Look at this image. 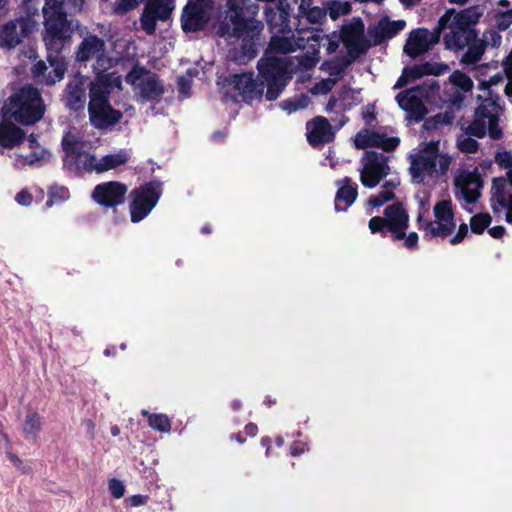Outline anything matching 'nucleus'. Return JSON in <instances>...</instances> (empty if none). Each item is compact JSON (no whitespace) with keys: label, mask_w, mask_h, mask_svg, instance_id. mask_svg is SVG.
Here are the masks:
<instances>
[{"label":"nucleus","mask_w":512,"mask_h":512,"mask_svg":"<svg viewBox=\"0 0 512 512\" xmlns=\"http://www.w3.org/2000/svg\"><path fill=\"white\" fill-rule=\"evenodd\" d=\"M229 8L217 34L227 40L229 60L244 64L257 55L263 23L256 19L260 7L251 0H227Z\"/></svg>","instance_id":"1"},{"label":"nucleus","mask_w":512,"mask_h":512,"mask_svg":"<svg viewBox=\"0 0 512 512\" xmlns=\"http://www.w3.org/2000/svg\"><path fill=\"white\" fill-rule=\"evenodd\" d=\"M482 15L483 9L480 6H472L458 12L449 9L438 21L437 33L439 36L443 31L448 30L443 36L445 48L454 52L466 49L461 58L463 64L475 65L483 56V48L478 41L477 31L472 28Z\"/></svg>","instance_id":"2"},{"label":"nucleus","mask_w":512,"mask_h":512,"mask_svg":"<svg viewBox=\"0 0 512 512\" xmlns=\"http://www.w3.org/2000/svg\"><path fill=\"white\" fill-rule=\"evenodd\" d=\"M114 88L121 89L120 78L114 73L96 76L90 83L88 110L90 121L97 128L113 125L121 118V113L108 103V95Z\"/></svg>","instance_id":"3"},{"label":"nucleus","mask_w":512,"mask_h":512,"mask_svg":"<svg viewBox=\"0 0 512 512\" xmlns=\"http://www.w3.org/2000/svg\"><path fill=\"white\" fill-rule=\"evenodd\" d=\"M44 111L45 106L39 91L30 85L14 92L0 108L3 118H13L24 125L39 121Z\"/></svg>","instance_id":"4"},{"label":"nucleus","mask_w":512,"mask_h":512,"mask_svg":"<svg viewBox=\"0 0 512 512\" xmlns=\"http://www.w3.org/2000/svg\"><path fill=\"white\" fill-rule=\"evenodd\" d=\"M451 161L450 156L439 152L438 143L431 142L417 155L411 157L409 171L413 181L421 183L426 176L438 178L445 175Z\"/></svg>","instance_id":"5"},{"label":"nucleus","mask_w":512,"mask_h":512,"mask_svg":"<svg viewBox=\"0 0 512 512\" xmlns=\"http://www.w3.org/2000/svg\"><path fill=\"white\" fill-rule=\"evenodd\" d=\"M502 113L503 108L499 103V97L489 96L482 99L475 110L473 121L467 126L465 132L472 136L483 138V120L487 119V123L490 124V138L494 140L501 139L503 132L498 122Z\"/></svg>","instance_id":"6"},{"label":"nucleus","mask_w":512,"mask_h":512,"mask_svg":"<svg viewBox=\"0 0 512 512\" xmlns=\"http://www.w3.org/2000/svg\"><path fill=\"white\" fill-rule=\"evenodd\" d=\"M80 42L75 58L78 62L95 60L93 70L97 76L106 75L104 72L113 66V60L106 54V42L103 38L89 32L86 28L81 31Z\"/></svg>","instance_id":"7"},{"label":"nucleus","mask_w":512,"mask_h":512,"mask_svg":"<svg viewBox=\"0 0 512 512\" xmlns=\"http://www.w3.org/2000/svg\"><path fill=\"white\" fill-rule=\"evenodd\" d=\"M259 74L267 83L266 99L274 101L286 85L287 67L283 59L263 57L258 61Z\"/></svg>","instance_id":"8"},{"label":"nucleus","mask_w":512,"mask_h":512,"mask_svg":"<svg viewBox=\"0 0 512 512\" xmlns=\"http://www.w3.org/2000/svg\"><path fill=\"white\" fill-rule=\"evenodd\" d=\"M426 88H429L430 93L433 95L439 91L440 85L437 81L431 80L429 83H424L415 89L400 92L396 96L399 106L407 112L409 119L420 121L427 114V108L421 99L422 96H429Z\"/></svg>","instance_id":"9"},{"label":"nucleus","mask_w":512,"mask_h":512,"mask_svg":"<svg viewBox=\"0 0 512 512\" xmlns=\"http://www.w3.org/2000/svg\"><path fill=\"white\" fill-rule=\"evenodd\" d=\"M45 17L44 43L48 52L59 54L72 35L66 13Z\"/></svg>","instance_id":"10"},{"label":"nucleus","mask_w":512,"mask_h":512,"mask_svg":"<svg viewBox=\"0 0 512 512\" xmlns=\"http://www.w3.org/2000/svg\"><path fill=\"white\" fill-rule=\"evenodd\" d=\"M388 157L375 151H366L362 160L360 170L361 183L368 188L377 186L389 172Z\"/></svg>","instance_id":"11"},{"label":"nucleus","mask_w":512,"mask_h":512,"mask_svg":"<svg viewBox=\"0 0 512 512\" xmlns=\"http://www.w3.org/2000/svg\"><path fill=\"white\" fill-rule=\"evenodd\" d=\"M137 95L144 100H156L164 93V87L154 73L141 67H135L126 76Z\"/></svg>","instance_id":"12"},{"label":"nucleus","mask_w":512,"mask_h":512,"mask_svg":"<svg viewBox=\"0 0 512 512\" xmlns=\"http://www.w3.org/2000/svg\"><path fill=\"white\" fill-rule=\"evenodd\" d=\"M133 198L130 204V213L132 222H139L144 219L160 197V187L156 183L146 184L132 191Z\"/></svg>","instance_id":"13"},{"label":"nucleus","mask_w":512,"mask_h":512,"mask_svg":"<svg viewBox=\"0 0 512 512\" xmlns=\"http://www.w3.org/2000/svg\"><path fill=\"white\" fill-rule=\"evenodd\" d=\"M36 28V22L30 18H17L0 28V46L12 49L19 45Z\"/></svg>","instance_id":"14"},{"label":"nucleus","mask_w":512,"mask_h":512,"mask_svg":"<svg viewBox=\"0 0 512 512\" xmlns=\"http://www.w3.org/2000/svg\"><path fill=\"white\" fill-rule=\"evenodd\" d=\"M62 146L66 153L65 162L68 166L75 165L77 169L88 171L94 162V156L86 152L87 144L78 136L69 132L63 140Z\"/></svg>","instance_id":"15"},{"label":"nucleus","mask_w":512,"mask_h":512,"mask_svg":"<svg viewBox=\"0 0 512 512\" xmlns=\"http://www.w3.org/2000/svg\"><path fill=\"white\" fill-rule=\"evenodd\" d=\"M453 184L457 197L463 198L467 203H475L481 195L480 189L483 187V180L476 168L473 171L458 170L455 173Z\"/></svg>","instance_id":"16"},{"label":"nucleus","mask_w":512,"mask_h":512,"mask_svg":"<svg viewBox=\"0 0 512 512\" xmlns=\"http://www.w3.org/2000/svg\"><path fill=\"white\" fill-rule=\"evenodd\" d=\"M47 61L49 67L42 60L38 61L31 69L33 77L42 84L53 85L63 79L66 66L59 54L48 52Z\"/></svg>","instance_id":"17"},{"label":"nucleus","mask_w":512,"mask_h":512,"mask_svg":"<svg viewBox=\"0 0 512 512\" xmlns=\"http://www.w3.org/2000/svg\"><path fill=\"white\" fill-rule=\"evenodd\" d=\"M492 206L494 212L506 209V221L512 223V170L506 177L493 179Z\"/></svg>","instance_id":"18"},{"label":"nucleus","mask_w":512,"mask_h":512,"mask_svg":"<svg viewBox=\"0 0 512 512\" xmlns=\"http://www.w3.org/2000/svg\"><path fill=\"white\" fill-rule=\"evenodd\" d=\"M438 42L437 26L433 31H429L426 28H418L410 32L403 51L406 55L415 59L428 52Z\"/></svg>","instance_id":"19"},{"label":"nucleus","mask_w":512,"mask_h":512,"mask_svg":"<svg viewBox=\"0 0 512 512\" xmlns=\"http://www.w3.org/2000/svg\"><path fill=\"white\" fill-rule=\"evenodd\" d=\"M341 39L352 57L359 56L371 46L370 41L364 38V24L360 19L353 20L343 27Z\"/></svg>","instance_id":"20"},{"label":"nucleus","mask_w":512,"mask_h":512,"mask_svg":"<svg viewBox=\"0 0 512 512\" xmlns=\"http://www.w3.org/2000/svg\"><path fill=\"white\" fill-rule=\"evenodd\" d=\"M174 9V0H149L141 16V26L148 34L156 28V20H166Z\"/></svg>","instance_id":"21"},{"label":"nucleus","mask_w":512,"mask_h":512,"mask_svg":"<svg viewBox=\"0 0 512 512\" xmlns=\"http://www.w3.org/2000/svg\"><path fill=\"white\" fill-rule=\"evenodd\" d=\"M211 0H197L190 2L182 15V27L185 31H197L202 28L209 17Z\"/></svg>","instance_id":"22"},{"label":"nucleus","mask_w":512,"mask_h":512,"mask_svg":"<svg viewBox=\"0 0 512 512\" xmlns=\"http://www.w3.org/2000/svg\"><path fill=\"white\" fill-rule=\"evenodd\" d=\"M127 187L120 182H107L97 185L92 193L96 203L106 208L122 204Z\"/></svg>","instance_id":"23"},{"label":"nucleus","mask_w":512,"mask_h":512,"mask_svg":"<svg viewBox=\"0 0 512 512\" xmlns=\"http://www.w3.org/2000/svg\"><path fill=\"white\" fill-rule=\"evenodd\" d=\"M399 143L400 139L398 137H386L385 134L371 130L358 132L354 139V144L358 149L379 147L386 152L395 150Z\"/></svg>","instance_id":"24"},{"label":"nucleus","mask_w":512,"mask_h":512,"mask_svg":"<svg viewBox=\"0 0 512 512\" xmlns=\"http://www.w3.org/2000/svg\"><path fill=\"white\" fill-rule=\"evenodd\" d=\"M406 25L404 20L392 21L387 17L380 19L368 29V37L371 45L377 46L394 37Z\"/></svg>","instance_id":"25"},{"label":"nucleus","mask_w":512,"mask_h":512,"mask_svg":"<svg viewBox=\"0 0 512 512\" xmlns=\"http://www.w3.org/2000/svg\"><path fill=\"white\" fill-rule=\"evenodd\" d=\"M384 214L387 226L395 238L397 240L404 239L409 218L402 205L399 203L390 205L386 207Z\"/></svg>","instance_id":"26"},{"label":"nucleus","mask_w":512,"mask_h":512,"mask_svg":"<svg viewBox=\"0 0 512 512\" xmlns=\"http://www.w3.org/2000/svg\"><path fill=\"white\" fill-rule=\"evenodd\" d=\"M307 138L312 146H319L332 141L334 133L329 121L324 117H316L307 125Z\"/></svg>","instance_id":"27"},{"label":"nucleus","mask_w":512,"mask_h":512,"mask_svg":"<svg viewBox=\"0 0 512 512\" xmlns=\"http://www.w3.org/2000/svg\"><path fill=\"white\" fill-rule=\"evenodd\" d=\"M305 48V39L302 37L295 38L285 36H272L265 57H271L269 54H287L296 51L297 49Z\"/></svg>","instance_id":"28"},{"label":"nucleus","mask_w":512,"mask_h":512,"mask_svg":"<svg viewBox=\"0 0 512 512\" xmlns=\"http://www.w3.org/2000/svg\"><path fill=\"white\" fill-rule=\"evenodd\" d=\"M264 15L268 28L272 32L280 34H289L291 32L289 14L283 8L277 7V9H275L271 6H266L264 8Z\"/></svg>","instance_id":"29"},{"label":"nucleus","mask_w":512,"mask_h":512,"mask_svg":"<svg viewBox=\"0 0 512 512\" xmlns=\"http://www.w3.org/2000/svg\"><path fill=\"white\" fill-rule=\"evenodd\" d=\"M230 84L235 90L243 96L244 100H253L261 97L263 90L257 89V84L252 77V74L244 73L241 75H234Z\"/></svg>","instance_id":"30"},{"label":"nucleus","mask_w":512,"mask_h":512,"mask_svg":"<svg viewBox=\"0 0 512 512\" xmlns=\"http://www.w3.org/2000/svg\"><path fill=\"white\" fill-rule=\"evenodd\" d=\"M11 118H4L0 123V145L5 148H12L22 142L24 132L14 123L9 121Z\"/></svg>","instance_id":"31"},{"label":"nucleus","mask_w":512,"mask_h":512,"mask_svg":"<svg viewBox=\"0 0 512 512\" xmlns=\"http://www.w3.org/2000/svg\"><path fill=\"white\" fill-rule=\"evenodd\" d=\"M449 70V66L441 63L427 62L421 66H414L412 68H405L403 73L410 80L422 77L423 75H441Z\"/></svg>","instance_id":"32"},{"label":"nucleus","mask_w":512,"mask_h":512,"mask_svg":"<svg viewBox=\"0 0 512 512\" xmlns=\"http://www.w3.org/2000/svg\"><path fill=\"white\" fill-rule=\"evenodd\" d=\"M43 420L36 410H29L25 415L23 423V435L25 439L36 441L42 430Z\"/></svg>","instance_id":"33"},{"label":"nucleus","mask_w":512,"mask_h":512,"mask_svg":"<svg viewBox=\"0 0 512 512\" xmlns=\"http://www.w3.org/2000/svg\"><path fill=\"white\" fill-rule=\"evenodd\" d=\"M66 100L67 105L73 110H79L84 107L86 93L80 79H75L68 84Z\"/></svg>","instance_id":"34"},{"label":"nucleus","mask_w":512,"mask_h":512,"mask_svg":"<svg viewBox=\"0 0 512 512\" xmlns=\"http://www.w3.org/2000/svg\"><path fill=\"white\" fill-rule=\"evenodd\" d=\"M128 160V156L125 153H117L106 155L102 157L100 160H97L94 157V162L92 164L91 169L88 171H96L98 173L117 168L120 165H123Z\"/></svg>","instance_id":"35"},{"label":"nucleus","mask_w":512,"mask_h":512,"mask_svg":"<svg viewBox=\"0 0 512 512\" xmlns=\"http://www.w3.org/2000/svg\"><path fill=\"white\" fill-rule=\"evenodd\" d=\"M435 221L447 224L451 227H456L454 222V213L452 203L449 200H442L434 206Z\"/></svg>","instance_id":"36"},{"label":"nucleus","mask_w":512,"mask_h":512,"mask_svg":"<svg viewBox=\"0 0 512 512\" xmlns=\"http://www.w3.org/2000/svg\"><path fill=\"white\" fill-rule=\"evenodd\" d=\"M29 142L30 148L32 149L31 153L27 155H19L18 161H20L23 165H33L39 161L45 160L48 156V153L38 146L33 135L30 136Z\"/></svg>","instance_id":"37"},{"label":"nucleus","mask_w":512,"mask_h":512,"mask_svg":"<svg viewBox=\"0 0 512 512\" xmlns=\"http://www.w3.org/2000/svg\"><path fill=\"white\" fill-rule=\"evenodd\" d=\"M454 114L450 111L438 113L430 118H427L423 123V128L427 131L436 130L444 125L452 124Z\"/></svg>","instance_id":"38"},{"label":"nucleus","mask_w":512,"mask_h":512,"mask_svg":"<svg viewBox=\"0 0 512 512\" xmlns=\"http://www.w3.org/2000/svg\"><path fill=\"white\" fill-rule=\"evenodd\" d=\"M449 80L454 87L461 89L462 92H469L473 88V81L463 72L454 71L450 75Z\"/></svg>","instance_id":"39"},{"label":"nucleus","mask_w":512,"mask_h":512,"mask_svg":"<svg viewBox=\"0 0 512 512\" xmlns=\"http://www.w3.org/2000/svg\"><path fill=\"white\" fill-rule=\"evenodd\" d=\"M395 187V184L392 182H386L383 185V190L377 196H372L369 199V205L373 207H379L383 205L385 202L394 198V193L392 189Z\"/></svg>","instance_id":"40"},{"label":"nucleus","mask_w":512,"mask_h":512,"mask_svg":"<svg viewBox=\"0 0 512 512\" xmlns=\"http://www.w3.org/2000/svg\"><path fill=\"white\" fill-rule=\"evenodd\" d=\"M492 17L494 27L498 31H506L512 25V9L506 11L495 10Z\"/></svg>","instance_id":"41"},{"label":"nucleus","mask_w":512,"mask_h":512,"mask_svg":"<svg viewBox=\"0 0 512 512\" xmlns=\"http://www.w3.org/2000/svg\"><path fill=\"white\" fill-rule=\"evenodd\" d=\"M455 228L437 221H430L425 226V231L433 237L444 238L450 235Z\"/></svg>","instance_id":"42"},{"label":"nucleus","mask_w":512,"mask_h":512,"mask_svg":"<svg viewBox=\"0 0 512 512\" xmlns=\"http://www.w3.org/2000/svg\"><path fill=\"white\" fill-rule=\"evenodd\" d=\"M350 181L349 178H345L343 186L336 195L337 200H343L347 205L352 204L357 197V190L350 185Z\"/></svg>","instance_id":"43"},{"label":"nucleus","mask_w":512,"mask_h":512,"mask_svg":"<svg viewBox=\"0 0 512 512\" xmlns=\"http://www.w3.org/2000/svg\"><path fill=\"white\" fill-rule=\"evenodd\" d=\"M478 41L482 44L483 53L487 46L491 47H499L502 43V36L499 34V31L494 29H489L483 33V37Z\"/></svg>","instance_id":"44"},{"label":"nucleus","mask_w":512,"mask_h":512,"mask_svg":"<svg viewBox=\"0 0 512 512\" xmlns=\"http://www.w3.org/2000/svg\"><path fill=\"white\" fill-rule=\"evenodd\" d=\"M470 134L465 133L457 137L456 146L464 153H475L479 148V143L470 137Z\"/></svg>","instance_id":"45"},{"label":"nucleus","mask_w":512,"mask_h":512,"mask_svg":"<svg viewBox=\"0 0 512 512\" xmlns=\"http://www.w3.org/2000/svg\"><path fill=\"white\" fill-rule=\"evenodd\" d=\"M491 217L487 213H480L473 216L470 220L471 230L474 233H482L490 224Z\"/></svg>","instance_id":"46"},{"label":"nucleus","mask_w":512,"mask_h":512,"mask_svg":"<svg viewBox=\"0 0 512 512\" xmlns=\"http://www.w3.org/2000/svg\"><path fill=\"white\" fill-rule=\"evenodd\" d=\"M143 0H118L115 2L113 11L116 14L124 15L139 6Z\"/></svg>","instance_id":"47"},{"label":"nucleus","mask_w":512,"mask_h":512,"mask_svg":"<svg viewBox=\"0 0 512 512\" xmlns=\"http://www.w3.org/2000/svg\"><path fill=\"white\" fill-rule=\"evenodd\" d=\"M327 12L324 8L314 6L302 18H306L311 24H321L326 19Z\"/></svg>","instance_id":"48"},{"label":"nucleus","mask_w":512,"mask_h":512,"mask_svg":"<svg viewBox=\"0 0 512 512\" xmlns=\"http://www.w3.org/2000/svg\"><path fill=\"white\" fill-rule=\"evenodd\" d=\"M149 425L161 432H167L170 429L168 417L165 415H149Z\"/></svg>","instance_id":"49"},{"label":"nucleus","mask_w":512,"mask_h":512,"mask_svg":"<svg viewBox=\"0 0 512 512\" xmlns=\"http://www.w3.org/2000/svg\"><path fill=\"white\" fill-rule=\"evenodd\" d=\"M63 4L64 0H46L43 7L44 16L64 14Z\"/></svg>","instance_id":"50"},{"label":"nucleus","mask_w":512,"mask_h":512,"mask_svg":"<svg viewBox=\"0 0 512 512\" xmlns=\"http://www.w3.org/2000/svg\"><path fill=\"white\" fill-rule=\"evenodd\" d=\"M108 487L111 494L117 499L121 498L125 493L124 484L118 479H110L108 482Z\"/></svg>","instance_id":"51"},{"label":"nucleus","mask_w":512,"mask_h":512,"mask_svg":"<svg viewBox=\"0 0 512 512\" xmlns=\"http://www.w3.org/2000/svg\"><path fill=\"white\" fill-rule=\"evenodd\" d=\"M350 5L349 3H333L330 7V16L332 19H337L340 15H344L349 13Z\"/></svg>","instance_id":"52"},{"label":"nucleus","mask_w":512,"mask_h":512,"mask_svg":"<svg viewBox=\"0 0 512 512\" xmlns=\"http://www.w3.org/2000/svg\"><path fill=\"white\" fill-rule=\"evenodd\" d=\"M336 81L337 80L335 78L324 79L315 85L314 90L316 93L325 94V93L329 92L335 86Z\"/></svg>","instance_id":"53"},{"label":"nucleus","mask_w":512,"mask_h":512,"mask_svg":"<svg viewBox=\"0 0 512 512\" xmlns=\"http://www.w3.org/2000/svg\"><path fill=\"white\" fill-rule=\"evenodd\" d=\"M495 161L501 167H504L506 169L512 168V154L510 152L504 151L497 153V155L495 156Z\"/></svg>","instance_id":"54"},{"label":"nucleus","mask_w":512,"mask_h":512,"mask_svg":"<svg viewBox=\"0 0 512 512\" xmlns=\"http://www.w3.org/2000/svg\"><path fill=\"white\" fill-rule=\"evenodd\" d=\"M191 82V79L186 76L178 78V90L185 97L190 96Z\"/></svg>","instance_id":"55"},{"label":"nucleus","mask_w":512,"mask_h":512,"mask_svg":"<svg viewBox=\"0 0 512 512\" xmlns=\"http://www.w3.org/2000/svg\"><path fill=\"white\" fill-rule=\"evenodd\" d=\"M316 55H317V52L314 51L312 55H305V56L301 57L300 65L306 69H311L318 62V58L316 57Z\"/></svg>","instance_id":"56"},{"label":"nucleus","mask_w":512,"mask_h":512,"mask_svg":"<svg viewBox=\"0 0 512 512\" xmlns=\"http://www.w3.org/2000/svg\"><path fill=\"white\" fill-rule=\"evenodd\" d=\"M386 225H387V222H386L385 218H381V217H373L369 221V228L373 233L381 231L382 228L385 227Z\"/></svg>","instance_id":"57"},{"label":"nucleus","mask_w":512,"mask_h":512,"mask_svg":"<svg viewBox=\"0 0 512 512\" xmlns=\"http://www.w3.org/2000/svg\"><path fill=\"white\" fill-rule=\"evenodd\" d=\"M298 2V0H295ZM313 0H299L298 5V17H303L308 11H310L313 8Z\"/></svg>","instance_id":"58"},{"label":"nucleus","mask_w":512,"mask_h":512,"mask_svg":"<svg viewBox=\"0 0 512 512\" xmlns=\"http://www.w3.org/2000/svg\"><path fill=\"white\" fill-rule=\"evenodd\" d=\"M463 93L464 92L453 91L447 95V101L450 102L453 106L460 107L464 100Z\"/></svg>","instance_id":"59"},{"label":"nucleus","mask_w":512,"mask_h":512,"mask_svg":"<svg viewBox=\"0 0 512 512\" xmlns=\"http://www.w3.org/2000/svg\"><path fill=\"white\" fill-rule=\"evenodd\" d=\"M468 233V226L467 224L463 223L459 226L457 234L451 239V244H458L460 243L465 236Z\"/></svg>","instance_id":"60"},{"label":"nucleus","mask_w":512,"mask_h":512,"mask_svg":"<svg viewBox=\"0 0 512 512\" xmlns=\"http://www.w3.org/2000/svg\"><path fill=\"white\" fill-rule=\"evenodd\" d=\"M7 457L15 468L22 472L27 471L26 467L23 464V461L16 454L12 452H7Z\"/></svg>","instance_id":"61"},{"label":"nucleus","mask_w":512,"mask_h":512,"mask_svg":"<svg viewBox=\"0 0 512 512\" xmlns=\"http://www.w3.org/2000/svg\"><path fill=\"white\" fill-rule=\"evenodd\" d=\"M16 200L20 205L27 206L31 203L32 196L27 191H21L17 194Z\"/></svg>","instance_id":"62"},{"label":"nucleus","mask_w":512,"mask_h":512,"mask_svg":"<svg viewBox=\"0 0 512 512\" xmlns=\"http://www.w3.org/2000/svg\"><path fill=\"white\" fill-rule=\"evenodd\" d=\"M405 239V246L409 249L416 247L418 243V235L415 232L410 233L407 237H404Z\"/></svg>","instance_id":"63"},{"label":"nucleus","mask_w":512,"mask_h":512,"mask_svg":"<svg viewBox=\"0 0 512 512\" xmlns=\"http://www.w3.org/2000/svg\"><path fill=\"white\" fill-rule=\"evenodd\" d=\"M147 499H148L147 496L133 495L132 497H130L129 501H130L131 506L137 507V506L145 504L147 502Z\"/></svg>","instance_id":"64"}]
</instances>
